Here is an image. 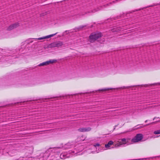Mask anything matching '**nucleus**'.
<instances>
[{
	"mask_svg": "<svg viewBox=\"0 0 160 160\" xmlns=\"http://www.w3.org/2000/svg\"><path fill=\"white\" fill-rule=\"evenodd\" d=\"M55 151V148H49L45 152L38 154L36 157H26L24 158V159L26 160H56L55 158H52L53 156L49 157L50 152Z\"/></svg>",
	"mask_w": 160,
	"mask_h": 160,
	"instance_id": "nucleus-1",
	"label": "nucleus"
},
{
	"mask_svg": "<svg viewBox=\"0 0 160 160\" xmlns=\"http://www.w3.org/2000/svg\"><path fill=\"white\" fill-rule=\"evenodd\" d=\"M74 147V143L73 142H68L67 143V144H65L63 146H62L61 147H54L53 148H55V152H57L58 149H59L61 148H63L65 149H68L72 148L73 147Z\"/></svg>",
	"mask_w": 160,
	"mask_h": 160,
	"instance_id": "nucleus-2",
	"label": "nucleus"
},
{
	"mask_svg": "<svg viewBox=\"0 0 160 160\" xmlns=\"http://www.w3.org/2000/svg\"><path fill=\"white\" fill-rule=\"evenodd\" d=\"M101 37V33H92L89 36V40L91 42H93Z\"/></svg>",
	"mask_w": 160,
	"mask_h": 160,
	"instance_id": "nucleus-3",
	"label": "nucleus"
},
{
	"mask_svg": "<svg viewBox=\"0 0 160 160\" xmlns=\"http://www.w3.org/2000/svg\"><path fill=\"white\" fill-rule=\"evenodd\" d=\"M143 138V136L141 134H138L135 137L132 139V142H136L140 141Z\"/></svg>",
	"mask_w": 160,
	"mask_h": 160,
	"instance_id": "nucleus-4",
	"label": "nucleus"
},
{
	"mask_svg": "<svg viewBox=\"0 0 160 160\" xmlns=\"http://www.w3.org/2000/svg\"><path fill=\"white\" fill-rule=\"evenodd\" d=\"M128 141V139L125 138L121 139V141H118V142L115 144V146L117 147H120L121 145L127 143Z\"/></svg>",
	"mask_w": 160,
	"mask_h": 160,
	"instance_id": "nucleus-5",
	"label": "nucleus"
},
{
	"mask_svg": "<svg viewBox=\"0 0 160 160\" xmlns=\"http://www.w3.org/2000/svg\"><path fill=\"white\" fill-rule=\"evenodd\" d=\"M52 46H51L52 47H57L59 48L61 47L63 45V43L60 41L55 42L52 44Z\"/></svg>",
	"mask_w": 160,
	"mask_h": 160,
	"instance_id": "nucleus-6",
	"label": "nucleus"
},
{
	"mask_svg": "<svg viewBox=\"0 0 160 160\" xmlns=\"http://www.w3.org/2000/svg\"><path fill=\"white\" fill-rule=\"evenodd\" d=\"M57 33H58V32H56L55 33L49 35H47V36H44V37H42L38 38H34V39H38V40H42L43 39H48V38H51L52 37L56 35Z\"/></svg>",
	"mask_w": 160,
	"mask_h": 160,
	"instance_id": "nucleus-7",
	"label": "nucleus"
},
{
	"mask_svg": "<svg viewBox=\"0 0 160 160\" xmlns=\"http://www.w3.org/2000/svg\"><path fill=\"white\" fill-rule=\"evenodd\" d=\"M91 130V128L90 127H86L79 128L78 130L80 132H84L89 131Z\"/></svg>",
	"mask_w": 160,
	"mask_h": 160,
	"instance_id": "nucleus-8",
	"label": "nucleus"
},
{
	"mask_svg": "<svg viewBox=\"0 0 160 160\" xmlns=\"http://www.w3.org/2000/svg\"><path fill=\"white\" fill-rule=\"evenodd\" d=\"M19 25L18 23H15L12 24L8 27L7 28V30H11L14 28L17 27Z\"/></svg>",
	"mask_w": 160,
	"mask_h": 160,
	"instance_id": "nucleus-9",
	"label": "nucleus"
},
{
	"mask_svg": "<svg viewBox=\"0 0 160 160\" xmlns=\"http://www.w3.org/2000/svg\"><path fill=\"white\" fill-rule=\"evenodd\" d=\"M113 144V142L112 141H109L108 144H105V147L108 149H109L110 146Z\"/></svg>",
	"mask_w": 160,
	"mask_h": 160,
	"instance_id": "nucleus-10",
	"label": "nucleus"
},
{
	"mask_svg": "<svg viewBox=\"0 0 160 160\" xmlns=\"http://www.w3.org/2000/svg\"><path fill=\"white\" fill-rule=\"evenodd\" d=\"M57 62V60L56 59H50L47 61L48 62V64L49 65L50 64H52L56 62Z\"/></svg>",
	"mask_w": 160,
	"mask_h": 160,
	"instance_id": "nucleus-11",
	"label": "nucleus"
},
{
	"mask_svg": "<svg viewBox=\"0 0 160 160\" xmlns=\"http://www.w3.org/2000/svg\"><path fill=\"white\" fill-rule=\"evenodd\" d=\"M15 151L13 150L11 151H10L8 152V154L11 156H12L15 154Z\"/></svg>",
	"mask_w": 160,
	"mask_h": 160,
	"instance_id": "nucleus-12",
	"label": "nucleus"
},
{
	"mask_svg": "<svg viewBox=\"0 0 160 160\" xmlns=\"http://www.w3.org/2000/svg\"><path fill=\"white\" fill-rule=\"evenodd\" d=\"M48 65V62H47V61L45 62H43L42 63H40L39 64V66H46Z\"/></svg>",
	"mask_w": 160,
	"mask_h": 160,
	"instance_id": "nucleus-13",
	"label": "nucleus"
},
{
	"mask_svg": "<svg viewBox=\"0 0 160 160\" xmlns=\"http://www.w3.org/2000/svg\"><path fill=\"white\" fill-rule=\"evenodd\" d=\"M112 88H104L102 89H99V91H107L109 90H111L112 89Z\"/></svg>",
	"mask_w": 160,
	"mask_h": 160,
	"instance_id": "nucleus-14",
	"label": "nucleus"
},
{
	"mask_svg": "<svg viewBox=\"0 0 160 160\" xmlns=\"http://www.w3.org/2000/svg\"><path fill=\"white\" fill-rule=\"evenodd\" d=\"M153 133L155 134H160V130L154 131Z\"/></svg>",
	"mask_w": 160,
	"mask_h": 160,
	"instance_id": "nucleus-15",
	"label": "nucleus"
},
{
	"mask_svg": "<svg viewBox=\"0 0 160 160\" xmlns=\"http://www.w3.org/2000/svg\"><path fill=\"white\" fill-rule=\"evenodd\" d=\"M99 146L100 144L98 143H97L94 145V146L95 147H99Z\"/></svg>",
	"mask_w": 160,
	"mask_h": 160,
	"instance_id": "nucleus-16",
	"label": "nucleus"
},
{
	"mask_svg": "<svg viewBox=\"0 0 160 160\" xmlns=\"http://www.w3.org/2000/svg\"><path fill=\"white\" fill-rule=\"evenodd\" d=\"M31 149H32V150H31V151L30 152H31V153H32V148H31Z\"/></svg>",
	"mask_w": 160,
	"mask_h": 160,
	"instance_id": "nucleus-17",
	"label": "nucleus"
},
{
	"mask_svg": "<svg viewBox=\"0 0 160 160\" xmlns=\"http://www.w3.org/2000/svg\"><path fill=\"white\" fill-rule=\"evenodd\" d=\"M138 128H135L133 129V130H135V129H136Z\"/></svg>",
	"mask_w": 160,
	"mask_h": 160,
	"instance_id": "nucleus-18",
	"label": "nucleus"
},
{
	"mask_svg": "<svg viewBox=\"0 0 160 160\" xmlns=\"http://www.w3.org/2000/svg\"><path fill=\"white\" fill-rule=\"evenodd\" d=\"M157 84H158V83H154V84H152V85H154Z\"/></svg>",
	"mask_w": 160,
	"mask_h": 160,
	"instance_id": "nucleus-19",
	"label": "nucleus"
},
{
	"mask_svg": "<svg viewBox=\"0 0 160 160\" xmlns=\"http://www.w3.org/2000/svg\"><path fill=\"white\" fill-rule=\"evenodd\" d=\"M148 120H146L145 121V122H147Z\"/></svg>",
	"mask_w": 160,
	"mask_h": 160,
	"instance_id": "nucleus-20",
	"label": "nucleus"
},
{
	"mask_svg": "<svg viewBox=\"0 0 160 160\" xmlns=\"http://www.w3.org/2000/svg\"><path fill=\"white\" fill-rule=\"evenodd\" d=\"M155 118H153V120H154L155 119Z\"/></svg>",
	"mask_w": 160,
	"mask_h": 160,
	"instance_id": "nucleus-21",
	"label": "nucleus"
},
{
	"mask_svg": "<svg viewBox=\"0 0 160 160\" xmlns=\"http://www.w3.org/2000/svg\"><path fill=\"white\" fill-rule=\"evenodd\" d=\"M138 125H137V126H136L135 127H137V126H138Z\"/></svg>",
	"mask_w": 160,
	"mask_h": 160,
	"instance_id": "nucleus-22",
	"label": "nucleus"
},
{
	"mask_svg": "<svg viewBox=\"0 0 160 160\" xmlns=\"http://www.w3.org/2000/svg\"><path fill=\"white\" fill-rule=\"evenodd\" d=\"M149 124H147V125H149Z\"/></svg>",
	"mask_w": 160,
	"mask_h": 160,
	"instance_id": "nucleus-23",
	"label": "nucleus"
},
{
	"mask_svg": "<svg viewBox=\"0 0 160 160\" xmlns=\"http://www.w3.org/2000/svg\"><path fill=\"white\" fill-rule=\"evenodd\" d=\"M114 31V29H113V31Z\"/></svg>",
	"mask_w": 160,
	"mask_h": 160,
	"instance_id": "nucleus-24",
	"label": "nucleus"
}]
</instances>
